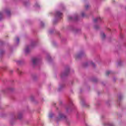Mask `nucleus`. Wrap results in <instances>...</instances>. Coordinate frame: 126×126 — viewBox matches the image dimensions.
I'll use <instances>...</instances> for the list:
<instances>
[{
  "label": "nucleus",
  "instance_id": "obj_4",
  "mask_svg": "<svg viewBox=\"0 0 126 126\" xmlns=\"http://www.w3.org/2000/svg\"><path fill=\"white\" fill-rule=\"evenodd\" d=\"M56 16H58V17H62V16L63 15V13L61 12H57L56 14Z\"/></svg>",
  "mask_w": 126,
  "mask_h": 126
},
{
  "label": "nucleus",
  "instance_id": "obj_10",
  "mask_svg": "<svg viewBox=\"0 0 126 126\" xmlns=\"http://www.w3.org/2000/svg\"><path fill=\"white\" fill-rule=\"evenodd\" d=\"M2 18V13L0 12V20Z\"/></svg>",
  "mask_w": 126,
  "mask_h": 126
},
{
  "label": "nucleus",
  "instance_id": "obj_6",
  "mask_svg": "<svg viewBox=\"0 0 126 126\" xmlns=\"http://www.w3.org/2000/svg\"><path fill=\"white\" fill-rule=\"evenodd\" d=\"M22 118V113H19L17 115V119H20Z\"/></svg>",
  "mask_w": 126,
  "mask_h": 126
},
{
  "label": "nucleus",
  "instance_id": "obj_2",
  "mask_svg": "<svg viewBox=\"0 0 126 126\" xmlns=\"http://www.w3.org/2000/svg\"><path fill=\"white\" fill-rule=\"evenodd\" d=\"M39 63V58H34L32 59V63L33 64L36 65Z\"/></svg>",
  "mask_w": 126,
  "mask_h": 126
},
{
  "label": "nucleus",
  "instance_id": "obj_3",
  "mask_svg": "<svg viewBox=\"0 0 126 126\" xmlns=\"http://www.w3.org/2000/svg\"><path fill=\"white\" fill-rule=\"evenodd\" d=\"M30 52V46H26L25 49V53L26 54H28Z\"/></svg>",
  "mask_w": 126,
  "mask_h": 126
},
{
  "label": "nucleus",
  "instance_id": "obj_16",
  "mask_svg": "<svg viewBox=\"0 0 126 126\" xmlns=\"http://www.w3.org/2000/svg\"><path fill=\"white\" fill-rule=\"evenodd\" d=\"M18 72H19V74H21L22 73V72L20 70H19Z\"/></svg>",
  "mask_w": 126,
  "mask_h": 126
},
{
  "label": "nucleus",
  "instance_id": "obj_15",
  "mask_svg": "<svg viewBox=\"0 0 126 126\" xmlns=\"http://www.w3.org/2000/svg\"><path fill=\"white\" fill-rule=\"evenodd\" d=\"M52 117H53V114H49V118H52Z\"/></svg>",
  "mask_w": 126,
  "mask_h": 126
},
{
  "label": "nucleus",
  "instance_id": "obj_7",
  "mask_svg": "<svg viewBox=\"0 0 126 126\" xmlns=\"http://www.w3.org/2000/svg\"><path fill=\"white\" fill-rule=\"evenodd\" d=\"M101 36L102 38V39H104L106 37V35L104 32H101Z\"/></svg>",
  "mask_w": 126,
  "mask_h": 126
},
{
  "label": "nucleus",
  "instance_id": "obj_17",
  "mask_svg": "<svg viewBox=\"0 0 126 126\" xmlns=\"http://www.w3.org/2000/svg\"><path fill=\"white\" fill-rule=\"evenodd\" d=\"M89 6L88 5H86L85 7H86V8H88Z\"/></svg>",
  "mask_w": 126,
  "mask_h": 126
},
{
  "label": "nucleus",
  "instance_id": "obj_1",
  "mask_svg": "<svg viewBox=\"0 0 126 126\" xmlns=\"http://www.w3.org/2000/svg\"><path fill=\"white\" fill-rule=\"evenodd\" d=\"M65 118H66V116H65V115H64L63 113H60L59 116L57 118V121H60L62 120V119H65Z\"/></svg>",
  "mask_w": 126,
  "mask_h": 126
},
{
  "label": "nucleus",
  "instance_id": "obj_8",
  "mask_svg": "<svg viewBox=\"0 0 126 126\" xmlns=\"http://www.w3.org/2000/svg\"><path fill=\"white\" fill-rule=\"evenodd\" d=\"M15 42H16V43H19V38L16 37L15 39Z\"/></svg>",
  "mask_w": 126,
  "mask_h": 126
},
{
  "label": "nucleus",
  "instance_id": "obj_12",
  "mask_svg": "<svg viewBox=\"0 0 126 126\" xmlns=\"http://www.w3.org/2000/svg\"><path fill=\"white\" fill-rule=\"evenodd\" d=\"M90 63L93 65V66H95V64L93 63V62H91Z\"/></svg>",
  "mask_w": 126,
  "mask_h": 126
},
{
  "label": "nucleus",
  "instance_id": "obj_18",
  "mask_svg": "<svg viewBox=\"0 0 126 126\" xmlns=\"http://www.w3.org/2000/svg\"><path fill=\"white\" fill-rule=\"evenodd\" d=\"M82 16H84V13H83L82 14Z\"/></svg>",
  "mask_w": 126,
  "mask_h": 126
},
{
  "label": "nucleus",
  "instance_id": "obj_5",
  "mask_svg": "<svg viewBox=\"0 0 126 126\" xmlns=\"http://www.w3.org/2000/svg\"><path fill=\"white\" fill-rule=\"evenodd\" d=\"M102 19L100 18V17H97V18L94 20V22H97V21H101Z\"/></svg>",
  "mask_w": 126,
  "mask_h": 126
},
{
  "label": "nucleus",
  "instance_id": "obj_14",
  "mask_svg": "<svg viewBox=\"0 0 126 126\" xmlns=\"http://www.w3.org/2000/svg\"><path fill=\"white\" fill-rule=\"evenodd\" d=\"M69 104L70 105H71V104H72V100H71V99L69 100Z\"/></svg>",
  "mask_w": 126,
  "mask_h": 126
},
{
  "label": "nucleus",
  "instance_id": "obj_20",
  "mask_svg": "<svg viewBox=\"0 0 126 126\" xmlns=\"http://www.w3.org/2000/svg\"><path fill=\"white\" fill-rule=\"evenodd\" d=\"M64 75H67V74H64Z\"/></svg>",
  "mask_w": 126,
  "mask_h": 126
},
{
  "label": "nucleus",
  "instance_id": "obj_9",
  "mask_svg": "<svg viewBox=\"0 0 126 126\" xmlns=\"http://www.w3.org/2000/svg\"><path fill=\"white\" fill-rule=\"evenodd\" d=\"M110 73H111V71H107L106 72V75H109V74H110Z\"/></svg>",
  "mask_w": 126,
  "mask_h": 126
},
{
  "label": "nucleus",
  "instance_id": "obj_19",
  "mask_svg": "<svg viewBox=\"0 0 126 126\" xmlns=\"http://www.w3.org/2000/svg\"><path fill=\"white\" fill-rule=\"evenodd\" d=\"M35 6H36V7L39 6V5H38V4H36L35 5Z\"/></svg>",
  "mask_w": 126,
  "mask_h": 126
},
{
  "label": "nucleus",
  "instance_id": "obj_11",
  "mask_svg": "<svg viewBox=\"0 0 126 126\" xmlns=\"http://www.w3.org/2000/svg\"><path fill=\"white\" fill-rule=\"evenodd\" d=\"M69 20H73V17H72V16H69L68 17Z\"/></svg>",
  "mask_w": 126,
  "mask_h": 126
},
{
  "label": "nucleus",
  "instance_id": "obj_13",
  "mask_svg": "<svg viewBox=\"0 0 126 126\" xmlns=\"http://www.w3.org/2000/svg\"><path fill=\"white\" fill-rule=\"evenodd\" d=\"M6 13L8 15H9L10 14V11H8L6 12Z\"/></svg>",
  "mask_w": 126,
  "mask_h": 126
}]
</instances>
